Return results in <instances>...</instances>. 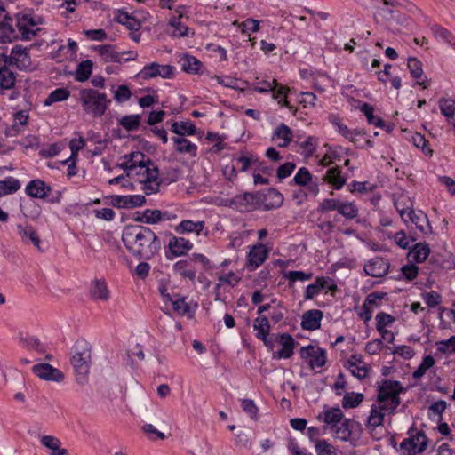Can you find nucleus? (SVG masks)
<instances>
[{
    "mask_svg": "<svg viewBox=\"0 0 455 455\" xmlns=\"http://www.w3.org/2000/svg\"><path fill=\"white\" fill-rule=\"evenodd\" d=\"M79 100L84 112L93 117L102 116L111 102L105 93L92 88L82 89L79 92Z\"/></svg>",
    "mask_w": 455,
    "mask_h": 455,
    "instance_id": "3",
    "label": "nucleus"
},
{
    "mask_svg": "<svg viewBox=\"0 0 455 455\" xmlns=\"http://www.w3.org/2000/svg\"><path fill=\"white\" fill-rule=\"evenodd\" d=\"M122 241L134 257L144 260L152 259L161 248L158 236L144 226H126L122 233Z\"/></svg>",
    "mask_w": 455,
    "mask_h": 455,
    "instance_id": "1",
    "label": "nucleus"
},
{
    "mask_svg": "<svg viewBox=\"0 0 455 455\" xmlns=\"http://www.w3.org/2000/svg\"><path fill=\"white\" fill-rule=\"evenodd\" d=\"M403 387L399 381L383 380L378 387L377 403L383 406L387 411H395L400 404L399 395Z\"/></svg>",
    "mask_w": 455,
    "mask_h": 455,
    "instance_id": "5",
    "label": "nucleus"
},
{
    "mask_svg": "<svg viewBox=\"0 0 455 455\" xmlns=\"http://www.w3.org/2000/svg\"><path fill=\"white\" fill-rule=\"evenodd\" d=\"M17 229L24 243H31L38 251H42L40 237L32 226L19 224Z\"/></svg>",
    "mask_w": 455,
    "mask_h": 455,
    "instance_id": "22",
    "label": "nucleus"
},
{
    "mask_svg": "<svg viewBox=\"0 0 455 455\" xmlns=\"http://www.w3.org/2000/svg\"><path fill=\"white\" fill-rule=\"evenodd\" d=\"M274 139L278 141L279 147H286L291 141L292 132L286 124H281L275 130Z\"/></svg>",
    "mask_w": 455,
    "mask_h": 455,
    "instance_id": "37",
    "label": "nucleus"
},
{
    "mask_svg": "<svg viewBox=\"0 0 455 455\" xmlns=\"http://www.w3.org/2000/svg\"><path fill=\"white\" fill-rule=\"evenodd\" d=\"M28 114L25 110L18 111L13 116V124L12 126L11 131H14L15 135L16 133L20 132V129L19 128L20 125L24 126L28 124Z\"/></svg>",
    "mask_w": 455,
    "mask_h": 455,
    "instance_id": "63",
    "label": "nucleus"
},
{
    "mask_svg": "<svg viewBox=\"0 0 455 455\" xmlns=\"http://www.w3.org/2000/svg\"><path fill=\"white\" fill-rule=\"evenodd\" d=\"M435 361L432 355H428L424 356L419 367L412 373V377L415 379H421L426 374L427 371L435 365Z\"/></svg>",
    "mask_w": 455,
    "mask_h": 455,
    "instance_id": "45",
    "label": "nucleus"
},
{
    "mask_svg": "<svg viewBox=\"0 0 455 455\" xmlns=\"http://www.w3.org/2000/svg\"><path fill=\"white\" fill-rule=\"evenodd\" d=\"M271 92H273V98L278 100V104L281 107H286L290 109L292 108V107L290 105L289 101L286 99L287 92H289L288 87L277 84L275 89H274V91Z\"/></svg>",
    "mask_w": 455,
    "mask_h": 455,
    "instance_id": "51",
    "label": "nucleus"
},
{
    "mask_svg": "<svg viewBox=\"0 0 455 455\" xmlns=\"http://www.w3.org/2000/svg\"><path fill=\"white\" fill-rule=\"evenodd\" d=\"M116 19L118 23L126 26L132 31L137 32L140 28V21L128 12H119Z\"/></svg>",
    "mask_w": 455,
    "mask_h": 455,
    "instance_id": "42",
    "label": "nucleus"
},
{
    "mask_svg": "<svg viewBox=\"0 0 455 455\" xmlns=\"http://www.w3.org/2000/svg\"><path fill=\"white\" fill-rule=\"evenodd\" d=\"M346 366L351 374L359 379H363L367 376L369 368L363 361L362 355H352L348 358Z\"/></svg>",
    "mask_w": 455,
    "mask_h": 455,
    "instance_id": "20",
    "label": "nucleus"
},
{
    "mask_svg": "<svg viewBox=\"0 0 455 455\" xmlns=\"http://www.w3.org/2000/svg\"><path fill=\"white\" fill-rule=\"evenodd\" d=\"M343 412L339 408H332L324 411L323 421L332 427L342 422Z\"/></svg>",
    "mask_w": 455,
    "mask_h": 455,
    "instance_id": "44",
    "label": "nucleus"
},
{
    "mask_svg": "<svg viewBox=\"0 0 455 455\" xmlns=\"http://www.w3.org/2000/svg\"><path fill=\"white\" fill-rule=\"evenodd\" d=\"M312 179L313 176L307 168L301 167L293 177V181L296 185L304 187L308 184Z\"/></svg>",
    "mask_w": 455,
    "mask_h": 455,
    "instance_id": "61",
    "label": "nucleus"
},
{
    "mask_svg": "<svg viewBox=\"0 0 455 455\" xmlns=\"http://www.w3.org/2000/svg\"><path fill=\"white\" fill-rule=\"evenodd\" d=\"M92 347L85 340H78L72 348L70 363L76 375V381L84 385L92 363Z\"/></svg>",
    "mask_w": 455,
    "mask_h": 455,
    "instance_id": "2",
    "label": "nucleus"
},
{
    "mask_svg": "<svg viewBox=\"0 0 455 455\" xmlns=\"http://www.w3.org/2000/svg\"><path fill=\"white\" fill-rule=\"evenodd\" d=\"M325 283L326 280L323 278H316L314 283L307 286L304 292V299L306 300L314 299L322 290L325 289Z\"/></svg>",
    "mask_w": 455,
    "mask_h": 455,
    "instance_id": "43",
    "label": "nucleus"
},
{
    "mask_svg": "<svg viewBox=\"0 0 455 455\" xmlns=\"http://www.w3.org/2000/svg\"><path fill=\"white\" fill-rule=\"evenodd\" d=\"M70 92L66 88H58L52 91L44 101V105L50 106L55 102L63 101L67 100Z\"/></svg>",
    "mask_w": 455,
    "mask_h": 455,
    "instance_id": "49",
    "label": "nucleus"
},
{
    "mask_svg": "<svg viewBox=\"0 0 455 455\" xmlns=\"http://www.w3.org/2000/svg\"><path fill=\"white\" fill-rule=\"evenodd\" d=\"M15 76L8 67L0 71V86L4 89H11L15 84Z\"/></svg>",
    "mask_w": 455,
    "mask_h": 455,
    "instance_id": "57",
    "label": "nucleus"
},
{
    "mask_svg": "<svg viewBox=\"0 0 455 455\" xmlns=\"http://www.w3.org/2000/svg\"><path fill=\"white\" fill-rule=\"evenodd\" d=\"M64 146L61 143H52L44 147L40 151L39 155L44 158H52L57 156Z\"/></svg>",
    "mask_w": 455,
    "mask_h": 455,
    "instance_id": "62",
    "label": "nucleus"
},
{
    "mask_svg": "<svg viewBox=\"0 0 455 455\" xmlns=\"http://www.w3.org/2000/svg\"><path fill=\"white\" fill-rule=\"evenodd\" d=\"M253 328L257 331L256 337L267 345L269 341L267 336L270 331V323L266 316H259L254 320Z\"/></svg>",
    "mask_w": 455,
    "mask_h": 455,
    "instance_id": "32",
    "label": "nucleus"
},
{
    "mask_svg": "<svg viewBox=\"0 0 455 455\" xmlns=\"http://www.w3.org/2000/svg\"><path fill=\"white\" fill-rule=\"evenodd\" d=\"M299 354L303 359L308 361V364L312 369L322 367L326 363V352L320 347L314 346L303 347Z\"/></svg>",
    "mask_w": 455,
    "mask_h": 455,
    "instance_id": "12",
    "label": "nucleus"
},
{
    "mask_svg": "<svg viewBox=\"0 0 455 455\" xmlns=\"http://www.w3.org/2000/svg\"><path fill=\"white\" fill-rule=\"evenodd\" d=\"M173 270L176 274L191 281L196 278V270L190 267V262L188 260L177 261L173 265Z\"/></svg>",
    "mask_w": 455,
    "mask_h": 455,
    "instance_id": "41",
    "label": "nucleus"
},
{
    "mask_svg": "<svg viewBox=\"0 0 455 455\" xmlns=\"http://www.w3.org/2000/svg\"><path fill=\"white\" fill-rule=\"evenodd\" d=\"M51 191L52 188L39 179L30 180L25 188V192L28 196L38 199L46 198Z\"/></svg>",
    "mask_w": 455,
    "mask_h": 455,
    "instance_id": "15",
    "label": "nucleus"
},
{
    "mask_svg": "<svg viewBox=\"0 0 455 455\" xmlns=\"http://www.w3.org/2000/svg\"><path fill=\"white\" fill-rule=\"evenodd\" d=\"M91 294L94 299L107 300L109 298V292L107 284L103 280H95L92 283Z\"/></svg>",
    "mask_w": 455,
    "mask_h": 455,
    "instance_id": "39",
    "label": "nucleus"
},
{
    "mask_svg": "<svg viewBox=\"0 0 455 455\" xmlns=\"http://www.w3.org/2000/svg\"><path fill=\"white\" fill-rule=\"evenodd\" d=\"M428 439L422 431L409 434L399 445L400 455H421L427 448Z\"/></svg>",
    "mask_w": 455,
    "mask_h": 455,
    "instance_id": "6",
    "label": "nucleus"
},
{
    "mask_svg": "<svg viewBox=\"0 0 455 455\" xmlns=\"http://www.w3.org/2000/svg\"><path fill=\"white\" fill-rule=\"evenodd\" d=\"M140 123V115L124 116L119 120V124L127 131H136Z\"/></svg>",
    "mask_w": 455,
    "mask_h": 455,
    "instance_id": "56",
    "label": "nucleus"
},
{
    "mask_svg": "<svg viewBox=\"0 0 455 455\" xmlns=\"http://www.w3.org/2000/svg\"><path fill=\"white\" fill-rule=\"evenodd\" d=\"M92 69V62L91 60L82 61L76 71V80L84 82L89 79Z\"/></svg>",
    "mask_w": 455,
    "mask_h": 455,
    "instance_id": "46",
    "label": "nucleus"
},
{
    "mask_svg": "<svg viewBox=\"0 0 455 455\" xmlns=\"http://www.w3.org/2000/svg\"><path fill=\"white\" fill-rule=\"evenodd\" d=\"M174 74V67L172 65H162L157 62H152L145 65L136 75L138 78L149 80L156 77L164 79L171 78Z\"/></svg>",
    "mask_w": 455,
    "mask_h": 455,
    "instance_id": "9",
    "label": "nucleus"
},
{
    "mask_svg": "<svg viewBox=\"0 0 455 455\" xmlns=\"http://www.w3.org/2000/svg\"><path fill=\"white\" fill-rule=\"evenodd\" d=\"M234 161H235L237 164H240L239 169L241 172H246L251 168H253L254 172H257L260 165L259 159L252 154L235 157Z\"/></svg>",
    "mask_w": 455,
    "mask_h": 455,
    "instance_id": "36",
    "label": "nucleus"
},
{
    "mask_svg": "<svg viewBox=\"0 0 455 455\" xmlns=\"http://www.w3.org/2000/svg\"><path fill=\"white\" fill-rule=\"evenodd\" d=\"M168 247L170 251L176 257L186 254L193 247L190 241L184 237L172 236L169 240Z\"/></svg>",
    "mask_w": 455,
    "mask_h": 455,
    "instance_id": "26",
    "label": "nucleus"
},
{
    "mask_svg": "<svg viewBox=\"0 0 455 455\" xmlns=\"http://www.w3.org/2000/svg\"><path fill=\"white\" fill-rule=\"evenodd\" d=\"M394 411H387L383 406L377 403L371 405L370 415L366 422V427L371 433V436H373L376 439H379V437H376L374 435L373 432L376 431L378 427L383 426V421L386 414H391Z\"/></svg>",
    "mask_w": 455,
    "mask_h": 455,
    "instance_id": "11",
    "label": "nucleus"
},
{
    "mask_svg": "<svg viewBox=\"0 0 455 455\" xmlns=\"http://www.w3.org/2000/svg\"><path fill=\"white\" fill-rule=\"evenodd\" d=\"M15 18V26L22 40H30L36 36L38 21L31 13H18Z\"/></svg>",
    "mask_w": 455,
    "mask_h": 455,
    "instance_id": "8",
    "label": "nucleus"
},
{
    "mask_svg": "<svg viewBox=\"0 0 455 455\" xmlns=\"http://www.w3.org/2000/svg\"><path fill=\"white\" fill-rule=\"evenodd\" d=\"M172 141L175 144V150L178 153L188 154L192 157L197 156V146L190 140L181 137H173Z\"/></svg>",
    "mask_w": 455,
    "mask_h": 455,
    "instance_id": "28",
    "label": "nucleus"
},
{
    "mask_svg": "<svg viewBox=\"0 0 455 455\" xmlns=\"http://www.w3.org/2000/svg\"><path fill=\"white\" fill-rule=\"evenodd\" d=\"M171 131L179 135V137L184 138V136L194 135L196 133V126L190 120L174 122L172 124Z\"/></svg>",
    "mask_w": 455,
    "mask_h": 455,
    "instance_id": "33",
    "label": "nucleus"
},
{
    "mask_svg": "<svg viewBox=\"0 0 455 455\" xmlns=\"http://www.w3.org/2000/svg\"><path fill=\"white\" fill-rule=\"evenodd\" d=\"M168 24L172 28V36L173 37H189L195 34L192 29L179 20V18L170 17Z\"/></svg>",
    "mask_w": 455,
    "mask_h": 455,
    "instance_id": "31",
    "label": "nucleus"
},
{
    "mask_svg": "<svg viewBox=\"0 0 455 455\" xmlns=\"http://www.w3.org/2000/svg\"><path fill=\"white\" fill-rule=\"evenodd\" d=\"M12 22L13 20L9 16L7 11L0 6V30H2L4 36L8 40H12L19 36Z\"/></svg>",
    "mask_w": 455,
    "mask_h": 455,
    "instance_id": "24",
    "label": "nucleus"
},
{
    "mask_svg": "<svg viewBox=\"0 0 455 455\" xmlns=\"http://www.w3.org/2000/svg\"><path fill=\"white\" fill-rule=\"evenodd\" d=\"M161 294L164 297V301H169L172 305L173 310L180 315H187L188 318H192L197 308V303L192 300L187 301V297L181 296L180 294H174L171 296L166 292V290H161Z\"/></svg>",
    "mask_w": 455,
    "mask_h": 455,
    "instance_id": "7",
    "label": "nucleus"
},
{
    "mask_svg": "<svg viewBox=\"0 0 455 455\" xmlns=\"http://www.w3.org/2000/svg\"><path fill=\"white\" fill-rule=\"evenodd\" d=\"M205 228L204 221H193L190 220H182L175 228L179 234L195 233L200 235Z\"/></svg>",
    "mask_w": 455,
    "mask_h": 455,
    "instance_id": "29",
    "label": "nucleus"
},
{
    "mask_svg": "<svg viewBox=\"0 0 455 455\" xmlns=\"http://www.w3.org/2000/svg\"><path fill=\"white\" fill-rule=\"evenodd\" d=\"M158 175L159 172L156 164L149 158H147L144 163L136 166L133 173H129L127 176L136 178L143 185L142 190L147 195H151L159 189Z\"/></svg>",
    "mask_w": 455,
    "mask_h": 455,
    "instance_id": "4",
    "label": "nucleus"
},
{
    "mask_svg": "<svg viewBox=\"0 0 455 455\" xmlns=\"http://www.w3.org/2000/svg\"><path fill=\"white\" fill-rule=\"evenodd\" d=\"M28 52V48L21 45H14L9 55L10 64L15 65L20 70H33L34 67Z\"/></svg>",
    "mask_w": 455,
    "mask_h": 455,
    "instance_id": "10",
    "label": "nucleus"
},
{
    "mask_svg": "<svg viewBox=\"0 0 455 455\" xmlns=\"http://www.w3.org/2000/svg\"><path fill=\"white\" fill-rule=\"evenodd\" d=\"M430 248L427 243H419L414 245L413 249L409 252V257L418 262H423L429 255Z\"/></svg>",
    "mask_w": 455,
    "mask_h": 455,
    "instance_id": "38",
    "label": "nucleus"
},
{
    "mask_svg": "<svg viewBox=\"0 0 455 455\" xmlns=\"http://www.w3.org/2000/svg\"><path fill=\"white\" fill-rule=\"evenodd\" d=\"M322 180L330 184L334 189L339 190L346 184L347 178L341 174L339 167H332L326 171Z\"/></svg>",
    "mask_w": 455,
    "mask_h": 455,
    "instance_id": "23",
    "label": "nucleus"
},
{
    "mask_svg": "<svg viewBox=\"0 0 455 455\" xmlns=\"http://www.w3.org/2000/svg\"><path fill=\"white\" fill-rule=\"evenodd\" d=\"M256 197L253 194L243 193L237 195L230 200V206L239 212H250L256 208Z\"/></svg>",
    "mask_w": 455,
    "mask_h": 455,
    "instance_id": "17",
    "label": "nucleus"
},
{
    "mask_svg": "<svg viewBox=\"0 0 455 455\" xmlns=\"http://www.w3.org/2000/svg\"><path fill=\"white\" fill-rule=\"evenodd\" d=\"M346 219H354L358 215L357 207L351 202H340L339 211Z\"/></svg>",
    "mask_w": 455,
    "mask_h": 455,
    "instance_id": "58",
    "label": "nucleus"
},
{
    "mask_svg": "<svg viewBox=\"0 0 455 455\" xmlns=\"http://www.w3.org/2000/svg\"><path fill=\"white\" fill-rule=\"evenodd\" d=\"M20 188L19 180L13 177H8L0 180V196H4L15 193Z\"/></svg>",
    "mask_w": 455,
    "mask_h": 455,
    "instance_id": "40",
    "label": "nucleus"
},
{
    "mask_svg": "<svg viewBox=\"0 0 455 455\" xmlns=\"http://www.w3.org/2000/svg\"><path fill=\"white\" fill-rule=\"evenodd\" d=\"M268 250L262 243L253 245L248 253V262L253 267H259L266 260Z\"/></svg>",
    "mask_w": 455,
    "mask_h": 455,
    "instance_id": "25",
    "label": "nucleus"
},
{
    "mask_svg": "<svg viewBox=\"0 0 455 455\" xmlns=\"http://www.w3.org/2000/svg\"><path fill=\"white\" fill-rule=\"evenodd\" d=\"M407 66L412 77L416 79H419L422 77V64L419 60H417L416 58H409Z\"/></svg>",
    "mask_w": 455,
    "mask_h": 455,
    "instance_id": "64",
    "label": "nucleus"
},
{
    "mask_svg": "<svg viewBox=\"0 0 455 455\" xmlns=\"http://www.w3.org/2000/svg\"><path fill=\"white\" fill-rule=\"evenodd\" d=\"M436 349L442 354L455 353V336H451L448 339L440 340L435 343Z\"/></svg>",
    "mask_w": 455,
    "mask_h": 455,
    "instance_id": "59",
    "label": "nucleus"
},
{
    "mask_svg": "<svg viewBox=\"0 0 455 455\" xmlns=\"http://www.w3.org/2000/svg\"><path fill=\"white\" fill-rule=\"evenodd\" d=\"M363 400V395L361 393H347L342 400V406L345 409L355 408Z\"/></svg>",
    "mask_w": 455,
    "mask_h": 455,
    "instance_id": "52",
    "label": "nucleus"
},
{
    "mask_svg": "<svg viewBox=\"0 0 455 455\" xmlns=\"http://www.w3.org/2000/svg\"><path fill=\"white\" fill-rule=\"evenodd\" d=\"M98 52L100 61L120 63L123 60V53L116 51V46L112 44L98 45L93 48Z\"/></svg>",
    "mask_w": 455,
    "mask_h": 455,
    "instance_id": "16",
    "label": "nucleus"
},
{
    "mask_svg": "<svg viewBox=\"0 0 455 455\" xmlns=\"http://www.w3.org/2000/svg\"><path fill=\"white\" fill-rule=\"evenodd\" d=\"M180 63L181 69L187 73L197 74L202 67V62L196 57L188 54H184Z\"/></svg>",
    "mask_w": 455,
    "mask_h": 455,
    "instance_id": "35",
    "label": "nucleus"
},
{
    "mask_svg": "<svg viewBox=\"0 0 455 455\" xmlns=\"http://www.w3.org/2000/svg\"><path fill=\"white\" fill-rule=\"evenodd\" d=\"M33 373L41 379L47 381L61 382L64 374L49 363H38L32 367Z\"/></svg>",
    "mask_w": 455,
    "mask_h": 455,
    "instance_id": "13",
    "label": "nucleus"
},
{
    "mask_svg": "<svg viewBox=\"0 0 455 455\" xmlns=\"http://www.w3.org/2000/svg\"><path fill=\"white\" fill-rule=\"evenodd\" d=\"M279 343L282 347L274 354V357L279 359L290 358L293 354L295 345L294 339L290 334L284 333L280 336Z\"/></svg>",
    "mask_w": 455,
    "mask_h": 455,
    "instance_id": "27",
    "label": "nucleus"
},
{
    "mask_svg": "<svg viewBox=\"0 0 455 455\" xmlns=\"http://www.w3.org/2000/svg\"><path fill=\"white\" fill-rule=\"evenodd\" d=\"M315 449L317 455H338L337 449L325 439L316 440Z\"/></svg>",
    "mask_w": 455,
    "mask_h": 455,
    "instance_id": "53",
    "label": "nucleus"
},
{
    "mask_svg": "<svg viewBox=\"0 0 455 455\" xmlns=\"http://www.w3.org/2000/svg\"><path fill=\"white\" fill-rule=\"evenodd\" d=\"M85 146V140L82 136L78 138H73L69 141V148L71 150L70 156L65 161V163H68L69 161H76L78 157V152Z\"/></svg>",
    "mask_w": 455,
    "mask_h": 455,
    "instance_id": "54",
    "label": "nucleus"
},
{
    "mask_svg": "<svg viewBox=\"0 0 455 455\" xmlns=\"http://www.w3.org/2000/svg\"><path fill=\"white\" fill-rule=\"evenodd\" d=\"M361 111L365 115L369 124H373L377 127L385 126L384 121L380 117L374 116V109L371 105L364 103L361 108Z\"/></svg>",
    "mask_w": 455,
    "mask_h": 455,
    "instance_id": "55",
    "label": "nucleus"
},
{
    "mask_svg": "<svg viewBox=\"0 0 455 455\" xmlns=\"http://www.w3.org/2000/svg\"><path fill=\"white\" fill-rule=\"evenodd\" d=\"M147 158L148 157L141 152H132L123 156L124 161L119 166L126 172V175H128L129 173H133V171L136 170V166L144 163Z\"/></svg>",
    "mask_w": 455,
    "mask_h": 455,
    "instance_id": "21",
    "label": "nucleus"
},
{
    "mask_svg": "<svg viewBox=\"0 0 455 455\" xmlns=\"http://www.w3.org/2000/svg\"><path fill=\"white\" fill-rule=\"evenodd\" d=\"M323 314L321 310L318 309H311L306 311L301 319V327L304 330L307 331H315L320 329L321 321L323 319Z\"/></svg>",
    "mask_w": 455,
    "mask_h": 455,
    "instance_id": "19",
    "label": "nucleus"
},
{
    "mask_svg": "<svg viewBox=\"0 0 455 455\" xmlns=\"http://www.w3.org/2000/svg\"><path fill=\"white\" fill-rule=\"evenodd\" d=\"M163 219V213L159 210L147 209L144 211L141 217L136 219L137 221L144 222L146 224H155Z\"/></svg>",
    "mask_w": 455,
    "mask_h": 455,
    "instance_id": "50",
    "label": "nucleus"
},
{
    "mask_svg": "<svg viewBox=\"0 0 455 455\" xmlns=\"http://www.w3.org/2000/svg\"><path fill=\"white\" fill-rule=\"evenodd\" d=\"M394 205L403 220L405 223H408V220L406 219L407 212L410 210H413L412 202L411 201L410 197L405 195H400L395 198Z\"/></svg>",
    "mask_w": 455,
    "mask_h": 455,
    "instance_id": "34",
    "label": "nucleus"
},
{
    "mask_svg": "<svg viewBox=\"0 0 455 455\" xmlns=\"http://www.w3.org/2000/svg\"><path fill=\"white\" fill-rule=\"evenodd\" d=\"M355 427L356 422L351 419L343 420L334 427L336 437L344 442L351 440L352 432Z\"/></svg>",
    "mask_w": 455,
    "mask_h": 455,
    "instance_id": "30",
    "label": "nucleus"
},
{
    "mask_svg": "<svg viewBox=\"0 0 455 455\" xmlns=\"http://www.w3.org/2000/svg\"><path fill=\"white\" fill-rule=\"evenodd\" d=\"M406 219L413 223L416 228L423 234L432 233V228L428 221V218L422 211L410 210L407 212Z\"/></svg>",
    "mask_w": 455,
    "mask_h": 455,
    "instance_id": "18",
    "label": "nucleus"
},
{
    "mask_svg": "<svg viewBox=\"0 0 455 455\" xmlns=\"http://www.w3.org/2000/svg\"><path fill=\"white\" fill-rule=\"evenodd\" d=\"M20 341L22 345L28 349H34L38 352L44 351V345L36 337L27 335L25 337H21Z\"/></svg>",
    "mask_w": 455,
    "mask_h": 455,
    "instance_id": "60",
    "label": "nucleus"
},
{
    "mask_svg": "<svg viewBox=\"0 0 455 455\" xmlns=\"http://www.w3.org/2000/svg\"><path fill=\"white\" fill-rule=\"evenodd\" d=\"M389 264L380 257L371 259L363 267L365 274L372 277H382L387 274Z\"/></svg>",
    "mask_w": 455,
    "mask_h": 455,
    "instance_id": "14",
    "label": "nucleus"
},
{
    "mask_svg": "<svg viewBox=\"0 0 455 455\" xmlns=\"http://www.w3.org/2000/svg\"><path fill=\"white\" fill-rule=\"evenodd\" d=\"M441 113L448 119L455 116V100L451 98H442L439 100Z\"/></svg>",
    "mask_w": 455,
    "mask_h": 455,
    "instance_id": "48",
    "label": "nucleus"
},
{
    "mask_svg": "<svg viewBox=\"0 0 455 455\" xmlns=\"http://www.w3.org/2000/svg\"><path fill=\"white\" fill-rule=\"evenodd\" d=\"M313 277L312 273L303 271H287L283 273V278L289 281V286H292L297 281L305 282Z\"/></svg>",
    "mask_w": 455,
    "mask_h": 455,
    "instance_id": "47",
    "label": "nucleus"
}]
</instances>
